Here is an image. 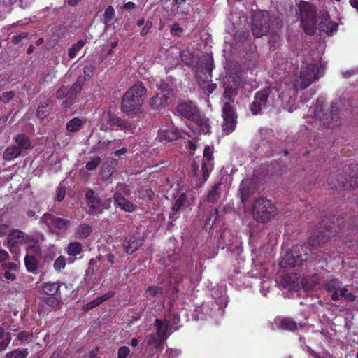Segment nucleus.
<instances>
[{
	"mask_svg": "<svg viewBox=\"0 0 358 358\" xmlns=\"http://www.w3.org/2000/svg\"><path fill=\"white\" fill-rule=\"evenodd\" d=\"M146 93L147 90L143 84L141 82L136 83L124 93L121 103L122 110L131 117L141 113Z\"/></svg>",
	"mask_w": 358,
	"mask_h": 358,
	"instance_id": "1",
	"label": "nucleus"
},
{
	"mask_svg": "<svg viewBox=\"0 0 358 358\" xmlns=\"http://www.w3.org/2000/svg\"><path fill=\"white\" fill-rule=\"evenodd\" d=\"M324 73V66L321 64L319 65L318 62H312L301 66L299 76L293 81L294 90L298 91L308 87L322 76Z\"/></svg>",
	"mask_w": 358,
	"mask_h": 358,
	"instance_id": "2",
	"label": "nucleus"
},
{
	"mask_svg": "<svg viewBox=\"0 0 358 358\" xmlns=\"http://www.w3.org/2000/svg\"><path fill=\"white\" fill-rule=\"evenodd\" d=\"M236 92L234 89L225 90L222 99L223 106L222 116L223 117L222 130L226 134L231 133L236 127V115L234 111V101Z\"/></svg>",
	"mask_w": 358,
	"mask_h": 358,
	"instance_id": "3",
	"label": "nucleus"
},
{
	"mask_svg": "<svg viewBox=\"0 0 358 358\" xmlns=\"http://www.w3.org/2000/svg\"><path fill=\"white\" fill-rule=\"evenodd\" d=\"M275 95L278 99L283 101L285 99V95L283 92H279L274 87H266L264 90L256 93L254 101L250 105V110L254 115H257L264 109L274 106L275 101Z\"/></svg>",
	"mask_w": 358,
	"mask_h": 358,
	"instance_id": "4",
	"label": "nucleus"
},
{
	"mask_svg": "<svg viewBox=\"0 0 358 358\" xmlns=\"http://www.w3.org/2000/svg\"><path fill=\"white\" fill-rule=\"evenodd\" d=\"M277 214L275 206L268 199L260 198L253 206V218L259 222H266L273 219Z\"/></svg>",
	"mask_w": 358,
	"mask_h": 358,
	"instance_id": "5",
	"label": "nucleus"
},
{
	"mask_svg": "<svg viewBox=\"0 0 358 358\" xmlns=\"http://www.w3.org/2000/svg\"><path fill=\"white\" fill-rule=\"evenodd\" d=\"M130 194L129 187L124 183H119L116 187V192L113 194L115 206L121 210L132 213L136 210L137 206L126 199V196Z\"/></svg>",
	"mask_w": 358,
	"mask_h": 358,
	"instance_id": "6",
	"label": "nucleus"
},
{
	"mask_svg": "<svg viewBox=\"0 0 358 358\" xmlns=\"http://www.w3.org/2000/svg\"><path fill=\"white\" fill-rule=\"evenodd\" d=\"M324 289L331 293V298L333 301H338L341 297H344L348 301H353L355 299V296L352 293L348 292L346 287H341V282L337 279L327 280Z\"/></svg>",
	"mask_w": 358,
	"mask_h": 358,
	"instance_id": "7",
	"label": "nucleus"
},
{
	"mask_svg": "<svg viewBox=\"0 0 358 358\" xmlns=\"http://www.w3.org/2000/svg\"><path fill=\"white\" fill-rule=\"evenodd\" d=\"M41 219L52 233L57 235L67 230L71 224V220L58 217L49 213H45Z\"/></svg>",
	"mask_w": 358,
	"mask_h": 358,
	"instance_id": "8",
	"label": "nucleus"
},
{
	"mask_svg": "<svg viewBox=\"0 0 358 358\" xmlns=\"http://www.w3.org/2000/svg\"><path fill=\"white\" fill-rule=\"evenodd\" d=\"M301 15V22L306 34L311 35L314 33V18L315 10L313 6L306 2L301 3L299 6Z\"/></svg>",
	"mask_w": 358,
	"mask_h": 358,
	"instance_id": "9",
	"label": "nucleus"
},
{
	"mask_svg": "<svg viewBox=\"0 0 358 358\" xmlns=\"http://www.w3.org/2000/svg\"><path fill=\"white\" fill-rule=\"evenodd\" d=\"M85 197L87 200L88 213L90 214H101L103 210L110 208L112 202L110 199L101 201L98 196H94V192L92 190L87 191Z\"/></svg>",
	"mask_w": 358,
	"mask_h": 358,
	"instance_id": "10",
	"label": "nucleus"
},
{
	"mask_svg": "<svg viewBox=\"0 0 358 358\" xmlns=\"http://www.w3.org/2000/svg\"><path fill=\"white\" fill-rule=\"evenodd\" d=\"M252 31L253 35L257 38L265 35L268 31V13L266 12L255 14L252 20Z\"/></svg>",
	"mask_w": 358,
	"mask_h": 358,
	"instance_id": "11",
	"label": "nucleus"
},
{
	"mask_svg": "<svg viewBox=\"0 0 358 358\" xmlns=\"http://www.w3.org/2000/svg\"><path fill=\"white\" fill-rule=\"evenodd\" d=\"M213 168V151L209 146L206 145L203 150V161L201 166V171L203 181H206L210 173Z\"/></svg>",
	"mask_w": 358,
	"mask_h": 358,
	"instance_id": "12",
	"label": "nucleus"
},
{
	"mask_svg": "<svg viewBox=\"0 0 358 358\" xmlns=\"http://www.w3.org/2000/svg\"><path fill=\"white\" fill-rule=\"evenodd\" d=\"M306 255H304V257L301 255H298L296 251L292 252H287L282 257L280 262L281 267H293L300 266L303 261H306Z\"/></svg>",
	"mask_w": 358,
	"mask_h": 358,
	"instance_id": "13",
	"label": "nucleus"
},
{
	"mask_svg": "<svg viewBox=\"0 0 358 358\" xmlns=\"http://www.w3.org/2000/svg\"><path fill=\"white\" fill-rule=\"evenodd\" d=\"M121 122V118L118 117L115 115L111 114L110 113H108L106 114H103L101 117L99 122L100 129L105 131L112 129L114 127H117L118 129Z\"/></svg>",
	"mask_w": 358,
	"mask_h": 358,
	"instance_id": "14",
	"label": "nucleus"
},
{
	"mask_svg": "<svg viewBox=\"0 0 358 358\" xmlns=\"http://www.w3.org/2000/svg\"><path fill=\"white\" fill-rule=\"evenodd\" d=\"M194 134H208L210 133V121L207 118L197 116L194 120V123L189 126Z\"/></svg>",
	"mask_w": 358,
	"mask_h": 358,
	"instance_id": "15",
	"label": "nucleus"
},
{
	"mask_svg": "<svg viewBox=\"0 0 358 358\" xmlns=\"http://www.w3.org/2000/svg\"><path fill=\"white\" fill-rule=\"evenodd\" d=\"M328 184L331 189H349L355 187L351 180H348L345 176L341 175L330 176Z\"/></svg>",
	"mask_w": 358,
	"mask_h": 358,
	"instance_id": "16",
	"label": "nucleus"
},
{
	"mask_svg": "<svg viewBox=\"0 0 358 358\" xmlns=\"http://www.w3.org/2000/svg\"><path fill=\"white\" fill-rule=\"evenodd\" d=\"M29 237L26 235L24 232L18 229L13 230L8 236V247L10 251L13 252V248L15 245L22 243L23 242H27Z\"/></svg>",
	"mask_w": 358,
	"mask_h": 358,
	"instance_id": "17",
	"label": "nucleus"
},
{
	"mask_svg": "<svg viewBox=\"0 0 358 358\" xmlns=\"http://www.w3.org/2000/svg\"><path fill=\"white\" fill-rule=\"evenodd\" d=\"M177 111L183 117L194 120L197 115V109L192 102H187L179 104Z\"/></svg>",
	"mask_w": 358,
	"mask_h": 358,
	"instance_id": "18",
	"label": "nucleus"
},
{
	"mask_svg": "<svg viewBox=\"0 0 358 358\" xmlns=\"http://www.w3.org/2000/svg\"><path fill=\"white\" fill-rule=\"evenodd\" d=\"M180 132L176 128L160 129L157 138L160 141H171L180 137Z\"/></svg>",
	"mask_w": 358,
	"mask_h": 358,
	"instance_id": "19",
	"label": "nucleus"
},
{
	"mask_svg": "<svg viewBox=\"0 0 358 358\" xmlns=\"http://www.w3.org/2000/svg\"><path fill=\"white\" fill-rule=\"evenodd\" d=\"M202 310L205 314H208L212 318H220L224 314L223 308L217 301L211 306L208 304L203 306Z\"/></svg>",
	"mask_w": 358,
	"mask_h": 358,
	"instance_id": "20",
	"label": "nucleus"
},
{
	"mask_svg": "<svg viewBox=\"0 0 358 358\" xmlns=\"http://www.w3.org/2000/svg\"><path fill=\"white\" fill-rule=\"evenodd\" d=\"M142 244V240L140 238L129 236L123 243L124 248L127 253L131 254L137 250Z\"/></svg>",
	"mask_w": 358,
	"mask_h": 358,
	"instance_id": "21",
	"label": "nucleus"
},
{
	"mask_svg": "<svg viewBox=\"0 0 358 358\" xmlns=\"http://www.w3.org/2000/svg\"><path fill=\"white\" fill-rule=\"evenodd\" d=\"M115 293L112 291L108 292L106 294L103 296H99L96 298L94 300L91 301L90 302L87 303L83 306V308L86 310H91L99 305L101 304L103 302L106 300L110 299L114 296Z\"/></svg>",
	"mask_w": 358,
	"mask_h": 358,
	"instance_id": "22",
	"label": "nucleus"
},
{
	"mask_svg": "<svg viewBox=\"0 0 358 358\" xmlns=\"http://www.w3.org/2000/svg\"><path fill=\"white\" fill-rule=\"evenodd\" d=\"M320 29L329 36H331L337 31L338 24L329 21V17L327 15L323 17Z\"/></svg>",
	"mask_w": 358,
	"mask_h": 358,
	"instance_id": "23",
	"label": "nucleus"
},
{
	"mask_svg": "<svg viewBox=\"0 0 358 358\" xmlns=\"http://www.w3.org/2000/svg\"><path fill=\"white\" fill-rule=\"evenodd\" d=\"M167 102V97L164 93L157 94L150 99V104L153 109H160Z\"/></svg>",
	"mask_w": 358,
	"mask_h": 358,
	"instance_id": "24",
	"label": "nucleus"
},
{
	"mask_svg": "<svg viewBox=\"0 0 358 358\" xmlns=\"http://www.w3.org/2000/svg\"><path fill=\"white\" fill-rule=\"evenodd\" d=\"M275 322L280 328L285 330L294 331L297 327L296 323L290 318L278 319L275 320Z\"/></svg>",
	"mask_w": 358,
	"mask_h": 358,
	"instance_id": "25",
	"label": "nucleus"
},
{
	"mask_svg": "<svg viewBox=\"0 0 358 358\" xmlns=\"http://www.w3.org/2000/svg\"><path fill=\"white\" fill-rule=\"evenodd\" d=\"M60 285L58 282H47L42 287V291L48 296H55L59 291Z\"/></svg>",
	"mask_w": 358,
	"mask_h": 358,
	"instance_id": "26",
	"label": "nucleus"
},
{
	"mask_svg": "<svg viewBox=\"0 0 358 358\" xmlns=\"http://www.w3.org/2000/svg\"><path fill=\"white\" fill-rule=\"evenodd\" d=\"M21 153V150L15 145L8 147L3 153V159L6 161H11L17 157Z\"/></svg>",
	"mask_w": 358,
	"mask_h": 358,
	"instance_id": "27",
	"label": "nucleus"
},
{
	"mask_svg": "<svg viewBox=\"0 0 358 358\" xmlns=\"http://www.w3.org/2000/svg\"><path fill=\"white\" fill-rule=\"evenodd\" d=\"M92 232L91 227L86 224H81L76 228L75 235L77 238L83 239L88 237Z\"/></svg>",
	"mask_w": 358,
	"mask_h": 358,
	"instance_id": "28",
	"label": "nucleus"
},
{
	"mask_svg": "<svg viewBox=\"0 0 358 358\" xmlns=\"http://www.w3.org/2000/svg\"><path fill=\"white\" fill-rule=\"evenodd\" d=\"M155 325L157 327V334L158 336L163 339L166 338L169 327V322L166 320L162 321L159 319H156Z\"/></svg>",
	"mask_w": 358,
	"mask_h": 358,
	"instance_id": "29",
	"label": "nucleus"
},
{
	"mask_svg": "<svg viewBox=\"0 0 358 358\" xmlns=\"http://www.w3.org/2000/svg\"><path fill=\"white\" fill-rule=\"evenodd\" d=\"M84 123V120L78 117H74L66 124V129L71 133L76 132L80 129Z\"/></svg>",
	"mask_w": 358,
	"mask_h": 358,
	"instance_id": "30",
	"label": "nucleus"
},
{
	"mask_svg": "<svg viewBox=\"0 0 358 358\" xmlns=\"http://www.w3.org/2000/svg\"><path fill=\"white\" fill-rule=\"evenodd\" d=\"M163 338L158 334H150L146 337V343L148 345H153L157 350H162Z\"/></svg>",
	"mask_w": 358,
	"mask_h": 358,
	"instance_id": "31",
	"label": "nucleus"
},
{
	"mask_svg": "<svg viewBox=\"0 0 358 358\" xmlns=\"http://www.w3.org/2000/svg\"><path fill=\"white\" fill-rule=\"evenodd\" d=\"M26 268L29 272H35L38 268V257L36 256L26 255L24 257Z\"/></svg>",
	"mask_w": 358,
	"mask_h": 358,
	"instance_id": "32",
	"label": "nucleus"
},
{
	"mask_svg": "<svg viewBox=\"0 0 358 358\" xmlns=\"http://www.w3.org/2000/svg\"><path fill=\"white\" fill-rule=\"evenodd\" d=\"M189 206V203L187 201L186 195L181 194L173 205L172 209L173 210H179L187 208Z\"/></svg>",
	"mask_w": 358,
	"mask_h": 358,
	"instance_id": "33",
	"label": "nucleus"
},
{
	"mask_svg": "<svg viewBox=\"0 0 358 358\" xmlns=\"http://www.w3.org/2000/svg\"><path fill=\"white\" fill-rule=\"evenodd\" d=\"M82 251V245L78 242H71L66 248V252L69 256H76Z\"/></svg>",
	"mask_w": 358,
	"mask_h": 358,
	"instance_id": "34",
	"label": "nucleus"
},
{
	"mask_svg": "<svg viewBox=\"0 0 358 358\" xmlns=\"http://www.w3.org/2000/svg\"><path fill=\"white\" fill-rule=\"evenodd\" d=\"M199 86L203 92L206 94H211L216 88V84L213 83L212 80H199Z\"/></svg>",
	"mask_w": 358,
	"mask_h": 358,
	"instance_id": "35",
	"label": "nucleus"
},
{
	"mask_svg": "<svg viewBox=\"0 0 358 358\" xmlns=\"http://www.w3.org/2000/svg\"><path fill=\"white\" fill-rule=\"evenodd\" d=\"M15 141L20 150L28 149L31 145L29 138L24 134L17 135L15 138Z\"/></svg>",
	"mask_w": 358,
	"mask_h": 358,
	"instance_id": "36",
	"label": "nucleus"
},
{
	"mask_svg": "<svg viewBox=\"0 0 358 358\" xmlns=\"http://www.w3.org/2000/svg\"><path fill=\"white\" fill-rule=\"evenodd\" d=\"M0 352L6 349L7 346L11 341V338L8 334H6L3 329L0 326Z\"/></svg>",
	"mask_w": 358,
	"mask_h": 358,
	"instance_id": "37",
	"label": "nucleus"
},
{
	"mask_svg": "<svg viewBox=\"0 0 358 358\" xmlns=\"http://www.w3.org/2000/svg\"><path fill=\"white\" fill-rule=\"evenodd\" d=\"M249 183L248 180H245L242 181L240 185L241 199L243 202L250 196V192L248 189Z\"/></svg>",
	"mask_w": 358,
	"mask_h": 358,
	"instance_id": "38",
	"label": "nucleus"
},
{
	"mask_svg": "<svg viewBox=\"0 0 358 358\" xmlns=\"http://www.w3.org/2000/svg\"><path fill=\"white\" fill-rule=\"evenodd\" d=\"M115 17V10L113 6H109L107 7L104 12V21L107 26L113 24Z\"/></svg>",
	"mask_w": 358,
	"mask_h": 358,
	"instance_id": "39",
	"label": "nucleus"
},
{
	"mask_svg": "<svg viewBox=\"0 0 358 358\" xmlns=\"http://www.w3.org/2000/svg\"><path fill=\"white\" fill-rule=\"evenodd\" d=\"M85 45L83 40H79L76 44H73L69 50V57L73 59L77 55L78 52Z\"/></svg>",
	"mask_w": 358,
	"mask_h": 358,
	"instance_id": "40",
	"label": "nucleus"
},
{
	"mask_svg": "<svg viewBox=\"0 0 358 358\" xmlns=\"http://www.w3.org/2000/svg\"><path fill=\"white\" fill-rule=\"evenodd\" d=\"M221 184L218 183L216 184L211 191L208 193V201L214 203L219 198H220V189Z\"/></svg>",
	"mask_w": 358,
	"mask_h": 358,
	"instance_id": "41",
	"label": "nucleus"
},
{
	"mask_svg": "<svg viewBox=\"0 0 358 358\" xmlns=\"http://www.w3.org/2000/svg\"><path fill=\"white\" fill-rule=\"evenodd\" d=\"M28 355L27 350L16 349L6 354V358H26Z\"/></svg>",
	"mask_w": 358,
	"mask_h": 358,
	"instance_id": "42",
	"label": "nucleus"
},
{
	"mask_svg": "<svg viewBox=\"0 0 358 358\" xmlns=\"http://www.w3.org/2000/svg\"><path fill=\"white\" fill-rule=\"evenodd\" d=\"M41 248L36 243H34L33 244L29 245L27 248V255L36 256L37 257H39L41 256Z\"/></svg>",
	"mask_w": 358,
	"mask_h": 358,
	"instance_id": "43",
	"label": "nucleus"
},
{
	"mask_svg": "<svg viewBox=\"0 0 358 358\" xmlns=\"http://www.w3.org/2000/svg\"><path fill=\"white\" fill-rule=\"evenodd\" d=\"M136 129V124L134 122H129L126 120H122L118 129L123 130L124 132L134 133Z\"/></svg>",
	"mask_w": 358,
	"mask_h": 358,
	"instance_id": "44",
	"label": "nucleus"
},
{
	"mask_svg": "<svg viewBox=\"0 0 358 358\" xmlns=\"http://www.w3.org/2000/svg\"><path fill=\"white\" fill-rule=\"evenodd\" d=\"M66 265V258L63 256L58 257L54 262V268L57 271H61Z\"/></svg>",
	"mask_w": 358,
	"mask_h": 358,
	"instance_id": "45",
	"label": "nucleus"
},
{
	"mask_svg": "<svg viewBox=\"0 0 358 358\" xmlns=\"http://www.w3.org/2000/svg\"><path fill=\"white\" fill-rule=\"evenodd\" d=\"M45 303L52 308H59L60 306V301L57 297L55 296H50L45 299Z\"/></svg>",
	"mask_w": 358,
	"mask_h": 358,
	"instance_id": "46",
	"label": "nucleus"
},
{
	"mask_svg": "<svg viewBox=\"0 0 358 358\" xmlns=\"http://www.w3.org/2000/svg\"><path fill=\"white\" fill-rule=\"evenodd\" d=\"M101 157H95L93 159H92L90 161H89L86 164V169L88 171H93L95 170L99 164L101 163Z\"/></svg>",
	"mask_w": 358,
	"mask_h": 358,
	"instance_id": "47",
	"label": "nucleus"
},
{
	"mask_svg": "<svg viewBox=\"0 0 358 358\" xmlns=\"http://www.w3.org/2000/svg\"><path fill=\"white\" fill-rule=\"evenodd\" d=\"M306 349L307 352H308L314 358H332L331 355H329L327 352H323L321 355H319L308 346H306Z\"/></svg>",
	"mask_w": 358,
	"mask_h": 358,
	"instance_id": "48",
	"label": "nucleus"
},
{
	"mask_svg": "<svg viewBox=\"0 0 358 358\" xmlns=\"http://www.w3.org/2000/svg\"><path fill=\"white\" fill-rule=\"evenodd\" d=\"M162 292V287L157 286H150L146 290L148 295L150 296H158L160 295Z\"/></svg>",
	"mask_w": 358,
	"mask_h": 358,
	"instance_id": "49",
	"label": "nucleus"
},
{
	"mask_svg": "<svg viewBox=\"0 0 358 358\" xmlns=\"http://www.w3.org/2000/svg\"><path fill=\"white\" fill-rule=\"evenodd\" d=\"M12 0H0V13L9 11Z\"/></svg>",
	"mask_w": 358,
	"mask_h": 358,
	"instance_id": "50",
	"label": "nucleus"
},
{
	"mask_svg": "<svg viewBox=\"0 0 358 358\" xmlns=\"http://www.w3.org/2000/svg\"><path fill=\"white\" fill-rule=\"evenodd\" d=\"M113 51L112 50H109L108 51L107 57L103 59L104 60H106L105 64L107 66H113L116 64V59L115 58L108 59V56L113 57Z\"/></svg>",
	"mask_w": 358,
	"mask_h": 358,
	"instance_id": "51",
	"label": "nucleus"
},
{
	"mask_svg": "<svg viewBox=\"0 0 358 358\" xmlns=\"http://www.w3.org/2000/svg\"><path fill=\"white\" fill-rule=\"evenodd\" d=\"M130 352V350L127 346H122L118 349L117 358H126Z\"/></svg>",
	"mask_w": 358,
	"mask_h": 358,
	"instance_id": "52",
	"label": "nucleus"
},
{
	"mask_svg": "<svg viewBox=\"0 0 358 358\" xmlns=\"http://www.w3.org/2000/svg\"><path fill=\"white\" fill-rule=\"evenodd\" d=\"M15 275L13 273H10V271H6L3 275L0 274V279L1 280H6L7 282H9L15 280Z\"/></svg>",
	"mask_w": 358,
	"mask_h": 358,
	"instance_id": "53",
	"label": "nucleus"
},
{
	"mask_svg": "<svg viewBox=\"0 0 358 358\" xmlns=\"http://www.w3.org/2000/svg\"><path fill=\"white\" fill-rule=\"evenodd\" d=\"M68 94H71L70 91L66 87L63 86L57 91L56 96L57 99H63Z\"/></svg>",
	"mask_w": 358,
	"mask_h": 358,
	"instance_id": "54",
	"label": "nucleus"
},
{
	"mask_svg": "<svg viewBox=\"0 0 358 358\" xmlns=\"http://www.w3.org/2000/svg\"><path fill=\"white\" fill-rule=\"evenodd\" d=\"M262 285H261V292L263 295H266L268 291H269V287H270V285H271V281L266 280H263L262 282H261Z\"/></svg>",
	"mask_w": 358,
	"mask_h": 358,
	"instance_id": "55",
	"label": "nucleus"
},
{
	"mask_svg": "<svg viewBox=\"0 0 358 358\" xmlns=\"http://www.w3.org/2000/svg\"><path fill=\"white\" fill-rule=\"evenodd\" d=\"M94 73V67L92 65L85 66L84 68L85 79H90Z\"/></svg>",
	"mask_w": 358,
	"mask_h": 358,
	"instance_id": "56",
	"label": "nucleus"
},
{
	"mask_svg": "<svg viewBox=\"0 0 358 358\" xmlns=\"http://www.w3.org/2000/svg\"><path fill=\"white\" fill-rule=\"evenodd\" d=\"M205 60L206 61L205 71L208 73L210 74V72L212 71L211 65L213 64V58L210 55H206L205 57ZM210 76H211V75Z\"/></svg>",
	"mask_w": 358,
	"mask_h": 358,
	"instance_id": "57",
	"label": "nucleus"
},
{
	"mask_svg": "<svg viewBox=\"0 0 358 358\" xmlns=\"http://www.w3.org/2000/svg\"><path fill=\"white\" fill-rule=\"evenodd\" d=\"M66 195V189L64 187L59 186L57 190V200L62 201Z\"/></svg>",
	"mask_w": 358,
	"mask_h": 358,
	"instance_id": "58",
	"label": "nucleus"
},
{
	"mask_svg": "<svg viewBox=\"0 0 358 358\" xmlns=\"http://www.w3.org/2000/svg\"><path fill=\"white\" fill-rule=\"evenodd\" d=\"M27 36V33L23 32L17 36H14L12 38V42L15 44L19 43L23 38H26Z\"/></svg>",
	"mask_w": 358,
	"mask_h": 358,
	"instance_id": "59",
	"label": "nucleus"
},
{
	"mask_svg": "<svg viewBox=\"0 0 358 358\" xmlns=\"http://www.w3.org/2000/svg\"><path fill=\"white\" fill-rule=\"evenodd\" d=\"M352 172H355L356 171V174H350L349 176V177L350 178V179H352L353 178H355V185L357 186L358 185V166L357 165H355L352 166Z\"/></svg>",
	"mask_w": 358,
	"mask_h": 358,
	"instance_id": "60",
	"label": "nucleus"
},
{
	"mask_svg": "<svg viewBox=\"0 0 358 358\" xmlns=\"http://www.w3.org/2000/svg\"><path fill=\"white\" fill-rule=\"evenodd\" d=\"M171 31L173 34L179 36L182 33V29L180 27L178 24H173L171 27Z\"/></svg>",
	"mask_w": 358,
	"mask_h": 358,
	"instance_id": "61",
	"label": "nucleus"
},
{
	"mask_svg": "<svg viewBox=\"0 0 358 358\" xmlns=\"http://www.w3.org/2000/svg\"><path fill=\"white\" fill-rule=\"evenodd\" d=\"M2 267L4 268V269H6L7 271H10V270H16L17 268V264H15V263H8V264H3L2 265Z\"/></svg>",
	"mask_w": 358,
	"mask_h": 358,
	"instance_id": "62",
	"label": "nucleus"
},
{
	"mask_svg": "<svg viewBox=\"0 0 358 358\" xmlns=\"http://www.w3.org/2000/svg\"><path fill=\"white\" fill-rule=\"evenodd\" d=\"M9 257V254L4 250L0 249V263L6 261Z\"/></svg>",
	"mask_w": 358,
	"mask_h": 358,
	"instance_id": "63",
	"label": "nucleus"
},
{
	"mask_svg": "<svg viewBox=\"0 0 358 358\" xmlns=\"http://www.w3.org/2000/svg\"><path fill=\"white\" fill-rule=\"evenodd\" d=\"M14 96V94L13 92H7L3 94V101H8L10 100Z\"/></svg>",
	"mask_w": 358,
	"mask_h": 358,
	"instance_id": "64",
	"label": "nucleus"
}]
</instances>
